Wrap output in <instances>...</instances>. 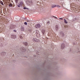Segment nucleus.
<instances>
[{
    "label": "nucleus",
    "instance_id": "nucleus-17",
    "mask_svg": "<svg viewBox=\"0 0 80 80\" xmlns=\"http://www.w3.org/2000/svg\"><path fill=\"white\" fill-rule=\"evenodd\" d=\"M20 38H21V39H22L23 38V37L21 36H20Z\"/></svg>",
    "mask_w": 80,
    "mask_h": 80
},
{
    "label": "nucleus",
    "instance_id": "nucleus-14",
    "mask_svg": "<svg viewBox=\"0 0 80 80\" xmlns=\"http://www.w3.org/2000/svg\"><path fill=\"white\" fill-rule=\"evenodd\" d=\"M12 3H11L9 4V6L11 7H12Z\"/></svg>",
    "mask_w": 80,
    "mask_h": 80
},
{
    "label": "nucleus",
    "instance_id": "nucleus-13",
    "mask_svg": "<svg viewBox=\"0 0 80 80\" xmlns=\"http://www.w3.org/2000/svg\"><path fill=\"white\" fill-rule=\"evenodd\" d=\"M0 3L2 5H4V4H3V2H2V1H0Z\"/></svg>",
    "mask_w": 80,
    "mask_h": 80
},
{
    "label": "nucleus",
    "instance_id": "nucleus-25",
    "mask_svg": "<svg viewBox=\"0 0 80 80\" xmlns=\"http://www.w3.org/2000/svg\"><path fill=\"white\" fill-rule=\"evenodd\" d=\"M2 53H4V54H6V52H3Z\"/></svg>",
    "mask_w": 80,
    "mask_h": 80
},
{
    "label": "nucleus",
    "instance_id": "nucleus-8",
    "mask_svg": "<svg viewBox=\"0 0 80 80\" xmlns=\"http://www.w3.org/2000/svg\"><path fill=\"white\" fill-rule=\"evenodd\" d=\"M21 30L22 31H24V30L25 29H24V27H23L22 26H21Z\"/></svg>",
    "mask_w": 80,
    "mask_h": 80
},
{
    "label": "nucleus",
    "instance_id": "nucleus-2",
    "mask_svg": "<svg viewBox=\"0 0 80 80\" xmlns=\"http://www.w3.org/2000/svg\"><path fill=\"white\" fill-rule=\"evenodd\" d=\"M23 4V2H20L19 3H18V5H17V6H18V7H20L21 6H22Z\"/></svg>",
    "mask_w": 80,
    "mask_h": 80
},
{
    "label": "nucleus",
    "instance_id": "nucleus-20",
    "mask_svg": "<svg viewBox=\"0 0 80 80\" xmlns=\"http://www.w3.org/2000/svg\"><path fill=\"white\" fill-rule=\"evenodd\" d=\"M68 27V26H67V25H65L64 26V28H67Z\"/></svg>",
    "mask_w": 80,
    "mask_h": 80
},
{
    "label": "nucleus",
    "instance_id": "nucleus-21",
    "mask_svg": "<svg viewBox=\"0 0 80 80\" xmlns=\"http://www.w3.org/2000/svg\"><path fill=\"white\" fill-rule=\"evenodd\" d=\"M52 17H54V18H56V19H57V18L55 17V16H52Z\"/></svg>",
    "mask_w": 80,
    "mask_h": 80
},
{
    "label": "nucleus",
    "instance_id": "nucleus-16",
    "mask_svg": "<svg viewBox=\"0 0 80 80\" xmlns=\"http://www.w3.org/2000/svg\"><path fill=\"white\" fill-rule=\"evenodd\" d=\"M22 50H23L22 51L23 52H25V49H24V48H23Z\"/></svg>",
    "mask_w": 80,
    "mask_h": 80
},
{
    "label": "nucleus",
    "instance_id": "nucleus-29",
    "mask_svg": "<svg viewBox=\"0 0 80 80\" xmlns=\"http://www.w3.org/2000/svg\"><path fill=\"white\" fill-rule=\"evenodd\" d=\"M6 0V1H8V0Z\"/></svg>",
    "mask_w": 80,
    "mask_h": 80
},
{
    "label": "nucleus",
    "instance_id": "nucleus-26",
    "mask_svg": "<svg viewBox=\"0 0 80 80\" xmlns=\"http://www.w3.org/2000/svg\"><path fill=\"white\" fill-rule=\"evenodd\" d=\"M26 9V8H24V9Z\"/></svg>",
    "mask_w": 80,
    "mask_h": 80
},
{
    "label": "nucleus",
    "instance_id": "nucleus-5",
    "mask_svg": "<svg viewBox=\"0 0 80 80\" xmlns=\"http://www.w3.org/2000/svg\"><path fill=\"white\" fill-rule=\"evenodd\" d=\"M61 49H63L64 48L65 46H64V44H61Z\"/></svg>",
    "mask_w": 80,
    "mask_h": 80
},
{
    "label": "nucleus",
    "instance_id": "nucleus-4",
    "mask_svg": "<svg viewBox=\"0 0 80 80\" xmlns=\"http://www.w3.org/2000/svg\"><path fill=\"white\" fill-rule=\"evenodd\" d=\"M41 27L40 25L39 24H37L36 25V28H40Z\"/></svg>",
    "mask_w": 80,
    "mask_h": 80
},
{
    "label": "nucleus",
    "instance_id": "nucleus-27",
    "mask_svg": "<svg viewBox=\"0 0 80 80\" xmlns=\"http://www.w3.org/2000/svg\"><path fill=\"white\" fill-rule=\"evenodd\" d=\"M27 22H30L29 21H27Z\"/></svg>",
    "mask_w": 80,
    "mask_h": 80
},
{
    "label": "nucleus",
    "instance_id": "nucleus-12",
    "mask_svg": "<svg viewBox=\"0 0 80 80\" xmlns=\"http://www.w3.org/2000/svg\"><path fill=\"white\" fill-rule=\"evenodd\" d=\"M24 44V45H25V46H27L28 45V44L26 42H24L23 43Z\"/></svg>",
    "mask_w": 80,
    "mask_h": 80
},
{
    "label": "nucleus",
    "instance_id": "nucleus-28",
    "mask_svg": "<svg viewBox=\"0 0 80 80\" xmlns=\"http://www.w3.org/2000/svg\"><path fill=\"white\" fill-rule=\"evenodd\" d=\"M14 31L16 32V31H15V30H14Z\"/></svg>",
    "mask_w": 80,
    "mask_h": 80
},
{
    "label": "nucleus",
    "instance_id": "nucleus-1",
    "mask_svg": "<svg viewBox=\"0 0 80 80\" xmlns=\"http://www.w3.org/2000/svg\"><path fill=\"white\" fill-rule=\"evenodd\" d=\"M75 6H76V5H75V3H72L71 4V7H72V8L74 7V8H75V9H74V12H76V10L77 11H78V12H80V8H78V9H76V8L74 7V6L75 7Z\"/></svg>",
    "mask_w": 80,
    "mask_h": 80
},
{
    "label": "nucleus",
    "instance_id": "nucleus-18",
    "mask_svg": "<svg viewBox=\"0 0 80 80\" xmlns=\"http://www.w3.org/2000/svg\"><path fill=\"white\" fill-rule=\"evenodd\" d=\"M36 36H38V35H39V34H38V33L37 32H36Z\"/></svg>",
    "mask_w": 80,
    "mask_h": 80
},
{
    "label": "nucleus",
    "instance_id": "nucleus-10",
    "mask_svg": "<svg viewBox=\"0 0 80 80\" xmlns=\"http://www.w3.org/2000/svg\"><path fill=\"white\" fill-rule=\"evenodd\" d=\"M55 29L56 30H58V26L57 25L55 26Z\"/></svg>",
    "mask_w": 80,
    "mask_h": 80
},
{
    "label": "nucleus",
    "instance_id": "nucleus-7",
    "mask_svg": "<svg viewBox=\"0 0 80 80\" xmlns=\"http://www.w3.org/2000/svg\"><path fill=\"white\" fill-rule=\"evenodd\" d=\"M45 32V30H44V29H42V32L43 33V35H44V33Z\"/></svg>",
    "mask_w": 80,
    "mask_h": 80
},
{
    "label": "nucleus",
    "instance_id": "nucleus-19",
    "mask_svg": "<svg viewBox=\"0 0 80 80\" xmlns=\"http://www.w3.org/2000/svg\"><path fill=\"white\" fill-rule=\"evenodd\" d=\"M24 25H27V23L26 22H25L24 23Z\"/></svg>",
    "mask_w": 80,
    "mask_h": 80
},
{
    "label": "nucleus",
    "instance_id": "nucleus-3",
    "mask_svg": "<svg viewBox=\"0 0 80 80\" xmlns=\"http://www.w3.org/2000/svg\"><path fill=\"white\" fill-rule=\"evenodd\" d=\"M33 41L34 42H39V40L38 39H37L36 38H33Z\"/></svg>",
    "mask_w": 80,
    "mask_h": 80
},
{
    "label": "nucleus",
    "instance_id": "nucleus-9",
    "mask_svg": "<svg viewBox=\"0 0 80 80\" xmlns=\"http://www.w3.org/2000/svg\"><path fill=\"white\" fill-rule=\"evenodd\" d=\"M64 22L65 23H66V24L68 23V22H67V20H66V19H64Z\"/></svg>",
    "mask_w": 80,
    "mask_h": 80
},
{
    "label": "nucleus",
    "instance_id": "nucleus-24",
    "mask_svg": "<svg viewBox=\"0 0 80 80\" xmlns=\"http://www.w3.org/2000/svg\"><path fill=\"white\" fill-rule=\"evenodd\" d=\"M59 19H60L61 20H63V18H60Z\"/></svg>",
    "mask_w": 80,
    "mask_h": 80
},
{
    "label": "nucleus",
    "instance_id": "nucleus-11",
    "mask_svg": "<svg viewBox=\"0 0 80 80\" xmlns=\"http://www.w3.org/2000/svg\"><path fill=\"white\" fill-rule=\"evenodd\" d=\"M56 7V5L53 4L52 5V8H54V7Z\"/></svg>",
    "mask_w": 80,
    "mask_h": 80
},
{
    "label": "nucleus",
    "instance_id": "nucleus-22",
    "mask_svg": "<svg viewBox=\"0 0 80 80\" xmlns=\"http://www.w3.org/2000/svg\"><path fill=\"white\" fill-rule=\"evenodd\" d=\"M57 7L58 8H60V7L59 5L57 6Z\"/></svg>",
    "mask_w": 80,
    "mask_h": 80
},
{
    "label": "nucleus",
    "instance_id": "nucleus-23",
    "mask_svg": "<svg viewBox=\"0 0 80 80\" xmlns=\"http://www.w3.org/2000/svg\"><path fill=\"white\" fill-rule=\"evenodd\" d=\"M61 35H62V36H64V34L63 33V32L62 33V34H61Z\"/></svg>",
    "mask_w": 80,
    "mask_h": 80
},
{
    "label": "nucleus",
    "instance_id": "nucleus-6",
    "mask_svg": "<svg viewBox=\"0 0 80 80\" xmlns=\"http://www.w3.org/2000/svg\"><path fill=\"white\" fill-rule=\"evenodd\" d=\"M11 38H16V36L15 35H11Z\"/></svg>",
    "mask_w": 80,
    "mask_h": 80
},
{
    "label": "nucleus",
    "instance_id": "nucleus-15",
    "mask_svg": "<svg viewBox=\"0 0 80 80\" xmlns=\"http://www.w3.org/2000/svg\"><path fill=\"white\" fill-rule=\"evenodd\" d=\"M15 2H16V3H18V0H15Z\"/></svg>",
    "mask_w": 80,
    "mask_h": 80
}]
</instances>
